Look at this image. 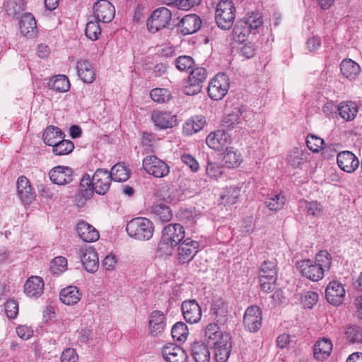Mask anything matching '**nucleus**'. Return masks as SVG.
Listing matches in <instances>:
<instances>
[{
	"mask_svg": "<svg viewBox=\"0 0 362 362\" xmlns=\"http://www.w3.org/2000/svg\"><path fill=\"white\" fill-rule=\"evenodd\" d=\"M332 264L330 254L326 250L320 251L315 260L307 259L297 262L296 268L302 276L317 281L324 276L325 272L329 269Z\"/></svg>",
	"mask_w": 362,
	"mask_h": 362,
	"instance_id": "obj_1",
	"label": "nucleus"
},
{
	"mask_svg": "<svg viewBox=\"0 0 362 362\" xmlns=\"http://www.w3.org/2000/svg\"><path fill=\"white\" fill-rule=\"evenodd\" d=\"M126 230L130 237L139 240H147L152 237L154 227L148 218L138 217L128 222Z\"/></svg>",
	"mask_w": 362,
	"mask_h": 362,
	"instance_id": "obj_2",
	"label": "nucleus"
},
{
	"mask_svg": "<svg viewBox=\"0 0 362 362\" xmlns=\"http://www.w3.org/2000/svg\"><path fill=\"white\" fill-rule=\"evenodd\" d=\"M235 18V8L230 0H221L216 6L215 19L219 28L223 30L230 29Z\"/></svg>",
	"mask_w": 362,
	"mask_h": 362,
	"instance_id": "obj_3",
	"label": "nucleus"
},
{
	"mask_svg": "<svg viewBox=\"0 0 362 362\" xmlns=\"http://www.w3.org/2000/svg\"><path fill=\"white\" fill-rule=\"evenodd\" d=\"M230 86L228 76L224 73L216 74L208 86L209 96L214 100H221L228 93Z\"/></svg>",
	"mask_w": 362,
	"mask_h": 362,
	"instance_id": "obj_4",
	"label": "nucleus"
},
{
	"mask_svg": "<svg viewBox=\"0 0 362 362\" xmlns=\"http://www.w3.org/2000/svg\"><path fill=\"white\" fill-rule=\"evenodd\" d=\"M206 76L207 71L204 68L198 67L193 69L184 86V93L188 95H194L200 93Z\"/></svg>",
	"mask_w": 362,
	"mask_h": 362,
	"instance_id": "obj_5",
	"label": "nucleus"
},
{
	"mask_svg": "<svg viewBox=\"0 0 362 362\" xmlns=\"http://www.w3.org/2000/svg\"><path fill=\"white\" fill-rule=\"evenodd\" d=\"M172 18L171 11L165 8L160 7L156 9L147 20V28L151 33H156L169 25Z\"/></svg>",
	"mask_w": 362,
	"mask_h": 362,
	"instance_id": "obj_6",
	"label": "nucleus"
},
{
	"mask_svg": "<svg viewBox=\"0 0 362 362\" xmlns=\"http://www.w3.org/2000/svg\"><path fill=\"white\" fill-rule=\"evenodd\" d=\"M142 166L148 175L158 178L165 177L170 173L169 165L155 156L145 157L143 160Z\"/></svg>",
	"mask_w": 362,
	"mask_h": 362,
	"instance_id": "obj_7",
	"label": "nucleus"
},
{
	"mask_svg": "<svg viewBox=\"0 0 362 362\" xmlns=\"http://www.w3.org/2000/svg\"><path fill=\"white\" fill-rule=\"evenodd\" d=\"M84 269L90 273L95 272L99 268V259L95 249L88 245L81 246L77 249Z\"/></svg>",
	"mask_w": 362,
	"mask_h": 362,
	"instance_id": "obj_8",
	"label": "nucleus"
},
{
	"mask_svg": "<svg viewBox=\"0 0 362 362\" xmlns=\"http://www.w3.org/2000/svg\"><path fill=\"white\" fill-rule=\"evenodd\" d=\"M262 311L257 305H251L245 311L243 317V325L246 330L255 332L259 329L262 325Z\"/></svg>",
	"mask_w": 362,
	"mask_h": 362,
	"instance_id": "obj_9",
	"label": "nucleus"
},
{
	"mask_svg": "<svg viewBox=\"0 0 362 362\" xmlns=\"http://www.w3.org/2000/svg\"><path fill=\"white\" fill-rule=\"evenodd\" d=\"M178 245L177 259L180 264L191 261L198 252V243L190 238H186Z\"/></svg>",
	"mask_w": 362,
	"mask_h": 362,
	"instance_id": "obj_10",
	"label": "nucleus"
},
{
	"mask_svg": "<svg viewBox=\"0 0 362 362\" xmlns=\"http://www.w3.org/2000/svg\"><path fill=\"white\" fill-rule=\"evenodd\" d=\"M93 13L98 21L108 23L113 19L115 10L107 0H98L93 5Z\"/></svg>",
	"mask_w": 362,
	"mask_h": 362,
	"instance_id": "obj_11",
	"label": "nucleus"
},
{
	"mask_svg": "<svg viewBox=\"0 0 362 362\" xmlns=\"http://www.w3.org/2000/svg\"><path fill=\"white\" fill-rule=\"evenodd\" d=\"M90 180L95 192L98 194H105L109 190L112 180L107 170L98 169Z\"/></svg>",
	"mask_w": 362,
	"mask_h": 362,
	"instance_id": "obj_12",
	"label": "nucleus"
},
{
	"mask_svg": "<svg viewBox=\"0 0 362 362\" xmlns=\"http://www.w3.org/2000/svg\"><path fill=\"white\" fill-rule=\"evenodd\" d=\"M151 119L154 125L160 129L172 128L177 124V118L170 112L153 110Z\"/></svg>",
	"mask_w": 362,
	"mask_h": 362,
	"instance_id": "obj_13",
	"label": "nucleus"
},
{
	"mask_svg": "<svg viewBox=\"0 0 362 362\" xmlns=\"http://www.w3.org/2000/svg\"><path fill=\"white\" fill-rule=\"evenodd\" d=\"M337 162L339 168L348 173H354L360 165L358 158L349 151L339 153Z\"/></svg>",
	"mask_w": 362,
	"mask_h": 362,
	"instance_id": "obj_14",
	"label": "nucleus"
},
{
	"mask_svg": "<svg viewBox=\"0 0 362 362\" xmlns=\"http://www.w3.org/2000/svg\"><path fill=\"white\" fill-rule=\"evenodd\" d=\"M325 297L330 304L341 305L345 297V289L343 285L339 281H331L326 288Z\"/></svg>",
	"mask_w": 362,
	"mask_h": 362,
	"instance_id": "obj_15",
	"label": "nucleus"
},
{
	"mask_svg": "<svg viewBox=\"0 0 362 362\" xmlns=\"http://www.w3.org/2000/svg\"><path fill=\"white\" fill-rule=\"evenodd\" d=\"M49 177L54 184L67 185L73 180V170L69 167L59 165L50 170Z\"/></svg>",
	"mask_w": 362,
	"mask_h": 362,
	"instance_id": "obj_16",
	"label": "nucleus"
},
{
	"mask_svg": "<svg viewBox=\"0 0 362 362\" xmlns=\"http://www.w3.org/2000/svg\"><path fill=\"white\" fill-rule=\"evenodd\" d=\"M185 229L182 225L170 223L163 229L161 237L168 240L170 244L177 246L185 238Z\"/></svg>",
	"mask_w": 362,
	"mask_h": 362,
	"instance_id": "obj_17",
	"label": "nucleus"
},
{
	"mask_svg": "<svg viewBox=\"0 0 362 362\" xmlns=\"http://www.w3.org/2000/svg\"><path fill=\"white\" fill-rule=\"evenodd\" d=\"M17 194L21 201L25 204H30L35 198V194L33 191L29 180L25 176H20L16 182Z\"/></svg>",
	"mask_w": 362,
	"mask_h": 362,
	"instance_id": "obj_18",
	"label": "nucleus"
},
{
	"mask_svg": "<svg viewBox=\"0 0 362 362\" xmlns=\"http://www.w3.org/2000/svg\"><path fill=\"white\" fill-rule=\"evenodd\" d=\"M162 356L166 362H187L188 358L182 348L173 344L163 348Z\"/></svg>",
	"mask_w": 362,
	"mask_h": 362,
	"instance_id": "obj_19",
	"label": "nucleus"
},
{
	"mask_svg": "<svg viewBox=\"0 0 362 362\" xmlns=\"http://www.w3.org/2000/svg\"><path fill=\"white\" fill-rule=\"evenodd\" d=\"M214 346V356L217 362H226L230 355L232 342L230 335L224 336L221 341L213 344Z\"/></svg>",
	"mask_w": 362,
	"mask_h": 362,
	"instance_id": "obj_20",
	"label": "nucleus"
},
{
	"mask_svg": "<svg viewBox=\"0 0 362 362\" xmlns=\"http://www.w3.org/2000/svg\"><path fill=\"white\" fill-rule=\"evenodd\" d=\"M230 141V136L224 130H217L211 132L206 139L209 147L216 151L222 150Z\"/></svg>",
	"mask_w": 362,
	"mask_h": 362,
	"instance_id": "obj_21",
	"label": "nucleus"
},
{
	"mask_svg": "<svg viewBox=\"0 0 362 362\" xmlns=\"http://www.w3.org/2000/svg\"><path fill=\"white\" fill-rule=\"evenodd\" d=\"M182 311L185 320L191 324L198 322L202 317L201 308L194 300L183 302Z\"/></svg>",
	"mask_w": 362,
	"mask_h": 362,
	"instance_id": "obj_22",
	"label": "nucleus"
},
{
	"mask_svg": "<svg viewBox=\"0 0 362 362\" xmlns=\"http://www.w3.org/2000/svg\"><path fill=\"white\" fill-rule=\"evenodd\" d=\"M202 26V20L196 14H188L185 16L178 23L180 32L186 35L198 31Z\"/></svg>",
	"mask_w": 362,
	"mask_h": 362,
	"instance_id": "obj_23",
	"label": "nucleus"
},
{
	"mask_svg": "<svg viewBox=\"0 0 362 362\" xmlns=\"http://www.w3.org/2000/svg\"><path fill=\"white\" fill-rule=\"evenodd\" d=\"M165 317L163 312L159 310L153 311L149 317L148 330L152 336H158L165 327Z\"/></svg>",
	"mask_w": 362,
	"mask_h": 362,
	"instance_id": "obj_24",
	"label": "nucleus"
},
{
	"mask_svg": "<svg viewBox=\"0 0 362 362\" xmlns=\"http://www.w3.org/2000/svg\"><path fill=\"white\" fill-rule=\"evenodd\" d=\"M44 281L37 276L30 277L25 283L24 293L30 298H38L44 290Z\"/></svg>",
	"mask_w": 362,
	"mask_h": 362,
	"instance_id": "obj_25",
	"label": "nucleus"
},
{
	"mask_svg": "<svg viewBox=\"0 0 362 362\" xmlns=\"http://www.w3.org/2000/svg\"><path fill=\"white\" fill-rule=\"evenodd\" d=\"M76 232L84 242H95L99 238L98 231L93 226L84 221H81L78 223Z\"/></svg>",
	"mask_w": 362,
	"mask_h": 362,
	"instance_id": "obj_26",
	"label": "nucleus"
},
{
	"mask_svg": "<svg viewBox=\"0 0 362 362\" xmlns=\"http://www.w3.org/2000/svg\"><path fill=\"white\" fill-rule=\"evenodd\" d=\"M333 349L332 342L329 339L322 338L314 345V357L323 361L329 358Z\"/></svg>",
	"mask_w": 362,
	"mask_h": 362,
	"instance_id": "obj_27",
	"label": "nucleus"
},
{
	"mask_svg": "<svg viewBox=\"0 0 362 362\" xmlns=\"http://www.w3.org/2000/svg\"><path fill=\"white\" fill-rule=\"evenodd\" d=\"M337 112L343 120L350 122L356 118L358 107L354 101H342L337 105Z\"/></svg>",
	"mask_w": 362,
	"mask_h": 362,
	"instance_id": "obj_28",
	"label": "nucleus"
},
{
	"mask_svg": "<svg viewBox=\"0 0 362 362\" xmlns=\"http://www.w3.org/2000/svg\"><path fill=\"white\" fill-rule=\"evenodd\" d=\"M76 70L79 78L86 83H91L95 78V70L87 60H80L76 63Z\"/></svg>",
	"mask_w": 362,
	"mask_h": 362,
	"instance_id": "obj_29",
	"label": "nucleus"
},
{
	"mask_svg": "<svg viewBox=\"0 0 362 362\" xmlns=\"http://www.w3.org/2000/svg\"><path fill=\"white\" fill-rule=\"evenodd\" d=\"M21 33L28 37H31L36 33V21L30 13L23 14L19 22Z\"/></svg>",
	"mask_w": 362,
	"mask_h": 362,
	"instance_id": "obj_30",
	"label": "nucleus"
},
{
	"mask_svg": "<svg viewBox=\"0 0 362 362\" xmlns=\"http://www.w3.org/2000/svg\"><path fill=\"white\" fill-rule=\"evenodd\" d=\"M340 69L342 75L351 81L355 80L361 71L359 65L351 59H344L341 62Z\"/></svg>",
	"mask_w": 362,
	"mask_h": 362,
	"instance_id": "obj_31",
	"label": "nucleus"
},
{
	"mask_svg": "<svg viewBox=\"0 0 362 362\" xmlns=\"http://www.w3.org/2000/svg\"><path fill=\"white\" fill-rule=\"evenodd\" d=\"M61 301L68 305L77 303L81 299V294L76 286H67L59 294Z\"/></svg>",
	"mask_w": 362,
	"mask_h": 362,
	"instance_id": "obj_32",
	"label": "nucleus"
},
{
	"mask_svg": "<svg viewBox=\"0 0 362 362\" xmlns=\"http://www.w3.org/2000/svg\"><path fill=\"white\" fill-rule=\"evenodd\" d=\"M271 272V262H264L260 268L259 279L261 289L266 293H268L272 288Z\"/></svg>",
	"mask_w": 362,
	"mask_h": 362,
	"instance_id": "obj_33",
	"label": "nucleus"
},
{
	"mask_svg": "<svg viewBox=\"0 0 362 362\" xmlns=\"http://www.w3.org/2000/svg\"><path fill=\"white\" fill-rule=\"evenodd\" d=\"M191 351L196 362H209L210 352L204 344L194 342L191 346Z\"/></svg>",
	"mask_w": 362,
	"mask_h": 362,
	"instance_id": "obj_34",
	"label": "nucleus"
},
{
	"mask_svg": "<svg viewBox=\"0 0 362 362\" xmlns=\"http://www.w3.org/2000/svg\"><path fill=\"white\" fill-rule=\"evenodd\" d=\"M206 120L203 116L197 115L186 121L183 132L187 135L198 132L204 127Z\"/></svg>",
	"mask_w": 362,
	"mask_h": 362,
	"instance_id": "obj_35",
	"label": "nucleus"
},
{
	"mask_svg": "<svg viewBox=\"0 0 362 362\" xmlns=\"http://www.w3.org/2000/svg\"><path fill=\"white\" fill-rule=\"evenodd\" d=\"M64 136L62 130L54 126H49L45 130L42 138L44 142L49 146H53L59 139H63Z\"/></svg>",
	"mask_w": 362,
	"mask_h": 362,
	"instance_id": "obj_36",
	"label": "nucleus"
},
{
	"mask_svg": "<svg viewBox=\"0 0 362 362\" xmlns=\"http://www.w3.org/2000/svg\"><path fill=\"white\" fill-rule=\"evenodd\" d=\"M243 161L240 152L233 148H227L223 157L224 165L228 168L238 167Z\"/></svg>",
	"mask_w": 362,
	"mask_h": 362,
	"instance_id": "obj_37",
	"label": "nucleus"
},
{
	"mask_svg": "<svg viewBox=\"0 0 362 362\" xmlns=\"http://www.w3.org/2000/svg\"><path fill=\"white\" fill-rule=\"evenodd\" d=\"M110 173L112 180L115 182H125L130 176V170L124 165V163H118L115 164Z\"/></svg>",
	"mask_w": 362,
	"mask_h": 362,
	"instance_id": "obj_38",
	"label": "nucleus"
},
{
	"mask_svg": "<svg viewBox=\"0 0 362 362\" xmlns=\"http://www.w3.org/2000/svg\"><path fill=\"white\" fill-rule=\"evenodd\" d=\"M226 335L230 334L220 332L219 327L216 323H210L205 328L204 336L208 343L214 344Z\"/></svg>",
	"mask_w": 362,
	"mask_h": 362,
	"instance_id": "obj_39",
	"label": "nucleus"
},
{
	"mask_svg": "<svg viewBox=\"0 0 362 362\" xmlns=\"http://www.w3.org/2000/svg\"><path fill=\"white\" fill-rule=\"evenodd\" d=\"M151 213L163 222L169 221L173 217L170 207L164 203L153 204L151 207Z\"/></svg>",
	"mask_w": 362,
	"mask_h": 362,
	"instance_id": "obj_40",
	"label": "nucleus"
},
{
	"mask_svg": "<svg viewBox=\"0 0 362 362\" xmlns=\"http://www.w3.org/2000/svg\"><path fill=\"white\" fill-rule=\"evenodd\" d=\"M242 111L239 108H235L230 113L223 117V124L228 129H232L236 127L242 122Z\"/></svg>",
	"mask_w": 362,
	"mask_h": 362,
	"instance_id": "obj_41",
	"label": "nucleus"
},
{
	"mask_svg": "<svg viewBox=\"0 0 362 362\" xmlns=\"http://www.w3.org/2000/svg\"><path fill=\"white\" fill-rule=\"evenodd\" d=\"M252 31L243 21L240 20L233 28L234 39L239 42H243Z\"/></svg>",
	"mask_w": 362,
	"mask_h": 362,
	"instance_id": "obj_42",
	"label": "nucleus"
},
{
	"mask_svg": "<svg viewBox=\"0 0 362 362\" xmlns=\"http://www.w3.org/2000/svg\"><path fill=\"white\" fill-rule=\"evenodd\" d=\"M74 148L71 141L62 139L52 146V152L57 156H64L72 152Z\"/></svg>",
	"mask_w": 362,
	"mask_h": 362,
	"instance_id": "obj_43",
	"label": "nucleus"
},
{
	"mask_svg": "<svg viewBox=\"0 0 362 362\" xmlns=\"http://www.w3.org/2000/svg\"><path fill=\"white\" fill-rule=\"evenodd\" d=\"M23 0H8L4 6L6 13L12 17L20 15L24 10Z\"/></svg>",
	"mask_w": 362,
	"mask_h": 362,
	"instance_id": "obj_44",
	"label": "nucleus"
},
{
	"mask_svg": "<svg viewBox=\"0 0 362 362\" xmlns=\"http://www.w3.org/2000/svg\"><path fill=\"white\" fill-rule=\"evenodd\" d=\"M305 153L298 147L293 148L287 156L286 160L293 168H298L304 163Z\"/></svg>",
	"mask_w": 362,
	"mask_h": 362,
	"instance_id": "obj_45",
	"label": "nucleus"
},
{
	"mask_svg": "<svg viewBox=\"0 0 362 362\" xmlns=\"http://www.w3.org/2000/svg\"><path fill=\"white\" fill-rule=\"evenodd\" d=\"M252 30H256L263 24L262 16L259 13L251 12L241 19Z\"/></svg>",
	"mask_w": 362,
	"mask_h": 362,
	"instance_id": "obj_46",
	"label": "nucleus"
},
{
	"mask_svg": "<svg viewBox=\"0 0 362 362\" xmlns=\"http://www.w3.org/2000/svg\"><path fill=\"white\" fill-rule=\"evenodd\" d=\"M94 191V187L91 184L90 176H83L80 182L78 195L85 199H88L92 197Z\"/></svg>",
	"mask_w": 362,
	"mask_h": 362,
	"instance_id": "obj_47",
	"label": "nucleus"
},
{
	"mask_svg": "<svg viewBox=\"0 0 362 362\" xmlns=\"http://www.w3.org/2000/svg\"><path fill=\"white\" fill-rule=\"evenodd\" d=\"M172 337L177 341H185L188 337V329L187 325L182 322L175 323L172 327Z\"/></svg>",
	"mask_w": 362,
	"mask_h": 362,
	"instance_id": "obj_48",
	"label": "nucleus"
},
{
	"mask_svg": "<svg viewBox=\"0 0 362 362\" xmlns=\"http://www.w3.org/2000/svg\"><path fill=\"white\" fill-rule=\"evenodd\" d=\"M51 88L57 92H66L70 88V83L64 75H58L49 83Z\"/></svg>",
	"mask_w": 362,
	"mask_h": 362,
	"instance_id": "obj_49",
	"label": "nucleus"
},
{
	"mask_svg": "<svg viewBox=\"0 0 362 362\" xmlns=\"http://www.w3.org/2000/svg\"><path fill=\"white\" fill-rule=\"evenodd\" d=\"M228 307L226 303H221L213 306V315L217 322L223 325L228 319Z\"/></svg>",
	"mask_w": 362,
	"mask_h": 362,
	"instance_id": "obj_50",
	"label": "nucleus"
},
{
	"mask_svg": "<svg viewBox=\"0 0 362 362\" xmlns=\"http://www.w3.org/2000/svg\"><path fill=\"white\" fill-rule=\"evenodd\" d=\"M176 245L170 243L161 237V239L156 249V254L159 257L165 258L171 256L174 252Z\"/></svg>",
	"mask_w": 362,
	"mask_h": 362,
	"instance_id": "obj_51",
	"label": "nucleus"
},
{
	"mask_svg": "<svg viewBox=\"0 0 362 362\" xmlns=\"http://www.w3.org/2000/svg\"><path fill=\"white\" fill-rule=\"evenodd\" d=\"M202 0H163L169 6H174L179 9L187 11L200 4Z\"/></svg>",
	"mask_w": 362,
	"mask_h": 362,
	"instance_id": "obj_52",
	"label": "nucleus"
},
{
	"mask_svg": "<svg viewBox=\"0 0 362 362\" xmlns=\"http://www.w3.org/2000/svg\"><path fill=\"white\" fill-rule=\"evenodd\" d=\"M305 210L307 216L312 217H319L322 214L323 207L320 203L316 201L304 202Z\"/></svg>",
	"mask_w": 362,
	"mask_h": 362,
	"instance_id": "obj_53",
	"label": "nucleus"
},
{
	"mask_svg": "<svg viewBox=\"0 0 362 362\" xmlns=\"http://www.w3.org/2000/svg\"><path fill=\"white\" fill-rule=\"evenodd\" d=\"M150 96L153 101L158 103H163L170 100V93L166 88H156L151 90Z\"/></svg>",
	"mask_w": 362,
	"mask_h": 362,
	"instance_id": "obj_54",
	"label": "nucleus"
},
{
	"mask_svg": "<svg viewBox=\"0 0 362 362\" xmlns=\"http://www.w3.org/2000/svg\"><path fill=\"white\" fill-rule=\"evenodd\" d=\"M101 33V29L98 21H90L87 23L85 28V34L86 37L94 41L98 40Z\"/></svg>",
	"mask_w": 362,
	"mask_h": 362,
	"instance_id": "obj_55",
	"label": "nucleus"
},
{
	"mask_svg": "<svg viewBox=\"0 0 362 362\" xmlns=\"http://www.w3.org/2000/svg\"><path fill=\"white\" fill-rule=\"evenodd\" d=\"M240 195V189L238 187H227L223 194L221 195L222 199H225L228 204H234L237 202Z\"/></svg>",
	"mask_w": 362,
	"mask_h": 362,
	"instance_id": "obj_56",
	"label": "nucleus"
},
{
	"mask_svg": "<svg viewBox=\"0 0 362 362\" xmlns=\"http://www.w3.org/2000/svg\"><path fill=\"white\" fill-rule=\"evenodd\" d=\"M345 335L351 343L359 342L362 340V330L357 325H349L346 328Z\"/></svg>",
	"mask_w": 362,
	"mask_h": 362,
	"instance_id": "obj_57",
	"label": "nucleus"
},
{
	"mask_svg": "<svg viewBox=\"0 0 362 362\" xmlns=\"http://www.w3.org/2000/svg\"><path fill=\"white\" fill-rule=\"evenodd\" d=\"M223 173V167L216 163L208 161L206 166V174L211 179L217 180Z\"/></svg>",
	"mask_w": 362,
	"mask_h": 362,
	"instance_id": "obj_58",
	"label": "nucleus"
},
{
	"mask_svg": "<svg viewBox=\"0 0 362 362\" xmlns=\"http://www.w3.org/2000/svg\"><path fill=\"white\" fill-rule=\"evenodd\" d=\"M67 267V260L65 257L59 256L51 262L50 271L53 274H60Z\"/></svg>",
	"mask_w": 362,
	"mask_h": 362,
	"instance_id": "obj_59",
	"label": "nucleus"
},
{
	"mask_svg": "<svg viewBox=\"0 0 362 362\" xmlns=\"http://www.w3.org/2000/svg\"><path fill=\"white\" fill-rule=\"evenodd\" d=\"M324 140L315 135H308L306 139V145L308 148L313 152H319L322 148Z\"/></svg>",
	"mask_w": 362,
	"mask_h": 362,
	"instance_id": "obj_60",
	"label": "nucleus"
},
{
	"mask_svg": "<svg viewBox=\"0 0 362 362\" xmlns=\"http://www.w3.org/2000/svg\"><path fill=\"white\" fill-rule=\"evenodd\" d=\"M194 59L189 56H180L175 60V66L180 71H187L192 67Z\"/></svg>",
	"mask_w": 362,
	"mask_h": 362,
	"instance_id": "obj_61",
	"label": "nucleus"
},
{
	"mask_svg": "<svg viewBox=\"0 0 362 362\" xmlns=\"http://www.w3.org/2000/svg\"><path fill=\"white\" fill-rule=\"evenodd\" d=\"M318 300V294L313 291H308L305 293L302 297V303L304 307L312 308Z\"/></svg>",
	"mask_w": 362,
	"mask_h": 362,
	"instance_id": "obj_62",
	"label": "nucleus"
},
{
	"mask_svg": "<svg viewBox=\"0 0 362 362\" xmlns=\"http://www.w3.org/2000/svg\"><path fill=\"white\" fill-rule=\"evenodd\" d=\"M181 160L193 172L196 173L199 169V165L196 158L190 154L185 153L181 156Z\"/></svg>",
	"mask_w": 362,
	"mask_h": 362,
	"instance_id": "obj_63",
	"label": "nucleus"
},
{
	"mask_svg": "<svg viewBox=\"0 0 362 362\" xmlns=\"http://www.w3.org/2000/svg\"><path fill=\"white\" fill-rule=\"evenodd\" d=\"M78 356L75 351L72 348L66 349L61 355L62 362H77Z\"/></svg>",
	"mask_w": 362,
	"mask_h": 362,
	"instance_id": "obj_64",
	"label": "nucleus"
}]
</instances>
